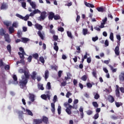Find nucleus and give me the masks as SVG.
<instances>
[{
    "label": "nucleus",
    "instance_id": "f03ea898",
    "mask_svg": "<svg viewBox=\"0 0 124 124\" xmlns=\"http://www.w3.org/2000/svg\"><path fill=\"white\" fill-rule=\"evenodd\" d=\"M18 72L20 74H24V76L26 78H30V72L29 70H28L27 68H25V69H22L20 68L18 70Z\"/></svg>",
    "mask_w": 124,
    "mask_h": 124
},
{
    "label": "nucleus",
    "instance_id": "bb28decb",
    "mask_svg": "<svg viewBox=\"0 0 124 124\" xmlns=\"http://www.w3.org/2000/svg\"><path fill=\"white\" fill-rule=\"evenodd\" d=\"M21 40L23 43H27L29 41L28 38H21Z\"/></svg>",
    "mask_w": 124,
    "mask_h": 124
},
{
    "label": "nucleus",
    "instance_id": "72a5a7b5",
    "mask_svg": "<svg viewBox=\"0 0 124 124\" xmlns=\"http://www.w3.org/2000/svg\"><path fill=\"white\" fill-rule=\"evenodd\" d=\"M67 36H68V37L72 39L73 38L72 32L71 31H67Z\"/></svg>",
    "mask_w": 124,
    "mask_h": 124
},
{
    "label": "nucleus",
    "instance_id": "052dcab7",
    "mask_svg": "<svg viewBox=\"0 0 124 124\" xmlns=\"http://www.w3.org/2000/svg\"><path fill=\"white\" fill-rule=\"evenodd\" d=\"M4 63H3V60L2 59H0V67H2V66H4Z\"/></svg>",
    "mask_w": 124,
    "mask_h": 124
},
{
    "label": "nucleus",
    "instance_id": "9d476101",
    "mask_svg": "<svg viewBox=\"0 0 124 124\" xmlns=\"http://www.w3.org/2000/svg\"><path fill=\"white\" fill-rule=\"evenodd\" d=\"M13 79L14 81V84H15L16 85L18 84V82L17 81L18 78H17L16 75H13Z\"/></svg>",
    "mask_w": 124,
    "mask_h": 124
},
{
    "label": "nucleus",
    "instance_id": "bf43d9fd",
    "mask_svg": "<svg viewBox=\"0 0 124 124\" xmlns=\"http://www.w3.org/2000/svg\"><path fill=\"white\" fill-rule=\"evenodd\" d=\"M87 62L88 63H91L92 62V58L91 57H88L87 58Z\"/></svg>",
    "mask_w": 124,
    "mask_h": 124
},
{
    "label": "nucleus",
    "instance_id": "5701e85b",
    "mask_svg": "<svg viewBox=\"0 0 124 124\" xmlns=\"http://www.w3.org/2000/svg\"><path fill=\"white\" fill-rule=\"evenodd\" d=\"M18 55L19 56L20 59H24V56L26 55V53H21V52H18Z\"/></svg>",
    "mask_w": 124,
    "mask_h": 124
},
{
    "label": "nucleus",
    "instance_id": "09e8293b",
    "mask_svg": "<svg viewBox=\"0 0 124 124\" xmlns=\"http://www.w3.org/2000/svg\"><path fill=\"white\" fill-rule=\"evenodd\" d=\"M32 58L33 57L32 56H31V55H30L27 58L28 62H31L32 61Z\"/></svg>",
    "mask_w": 124,
    "mask_h": 124
},
{
    "label": "nucleus",
    "instance_id": "20e7f679",
    "mask_svg": "<svg viewBox=\"0 0 124 124\" xmlns=\"http://www.w3.org/2000/svg\"><path fill=\"white\" fill-rule=\"evenodd\" d=\"M4 37L5 39V41L7 42L8 43H10L11 42V39H10L9 34L8 33H6L4 35Z\"/></svg>",
    "mask_w": 124,
    "mask_h": 124
},
{
    "label": "nucleus",
    "instance_id": "8fccbe9b",
    "mask_svg": "<svg viewBox=\"0 0 124 124\" xmlns=\"http://www.w3.org/2000/svg\"><path fill=\"white\" fill-rule=\"evenodd\" d=\"M100 97V96L98 93H95V94L94 96V98L96 100L98 99Z\"/></svg>",
    "mask_w": 124,
    "mask_h": 124
},
{
    "label": "nucleus",
    "instance_id": "0eeeda50",
    "mask_svg": "<svg viewBox=\"0 0 124 124\" xmlns=\"http://www.w3.org/2000/svg\"><path fill=\"white\" fill-rule=\"evenodd\" d=\"M34 27H35L36 29L38 30L39 31L42 30L43 29V26H42L41 24H39V23H36V24L34 25Z\"/></svg>",
    "mask_w": 124,
    "mask_h": 124
},
{
    "label": "nucleus",
    "instance_id": "1a4fd4ad",
    "mask_svg": "<svg viewBox=\"0 0 124 124\" xmlns=\"http://www.w3.org/2000/svg\"><path fill=\"white\" fill-rule=\"evenodd\" d=\"M41 97L45 100H47V98L50 100V96L49 95V94H47V95H46V94H43L41 96Z\"/></svg>",
    "mask_w": 124,
    "mask_h": 124
},
{
    "label": "nucleus",
    "instance_id": "2eb2a0df",
    "mask_svg": "<svg viewBox=\"0 0 124 124\" xmlns=\"http://www.w3.org/2000/svg\"><path fill=\"white\" fill-rule=\"evenodd\" d=\"M108 101L111 103H112L115 101V98L112 95L108 96Z\"/></svg>",
    "mask_w": 124,
    "mask_h": 124
},
{
    "label": "nucleus",
    "instance_id": "c756f323",
    "mask_svg": "<svg viewBox=\"0 0 124 124\" xmlns=\"http://www.w3.org/2000/svg\"><path fill=\"white\" fill-rule=\"evenodd\" d=\"M82 32H83V34L84 35H87L88 34V29L83 28V30H82Z\"/></svg>",
    "mask_w": 124,
    "mask_h": 124
},
{
    "label": "nucleus",
    "instance_id": "dca6fc26",
    "mask_svg": "<svg viewBox=\"0 0 124 124\" xmlns=\"http://www.w3.org/2000/svg\"><path fill=\"white\" fill-rule=\"evenodd\" d=\"M19 63H21L23 65H25V61L24 59H21L20 61H17L16 62V65H18Z\"/></svg>",
    "mask_w": 124,
    "mask_h": 124
},
{
    "label": "nucleus",
    "instance_id": "774afa93",
    "mask_svg": "<svg viewBox=\"0 0 124 124\" xmlns=\"http://www.w3.org/2000/svg\"><path fill=\"white\" fill-rule=\"evenodd\" d=\"M19 51L21 52V53H25L24 49L23 47H19Z\"/></svg>",
    "mask_w": 124,
    "mask_h": 124
},
{
    "label": "nucleus",
    "instance_id": "13d9d810",
    "mask_svg": "<svg viewBox=\"0 0 124 124\" xmlns=\"http://www.w3.org/2000/svg\"><path fill=\"white\" fill-rule=\"evenodd\" d=\"M107 21H108V18L107 17H105L104 19H103L102 20L103 22H102V23H103V24H106Z\"/></svg>",
    "mask_w": 124,
    "mask_h": 124
},
{
    "label": "nucleus",
    "instance_id": "4c0bfd02",
    "mask_svg": "<svg viewBox=\"0 0 124 124\" xmlns=\"http://www.w3.org/2000/svg\"><path fill=\"white\" fill-rule=\"evenodd\" d=\"M116 93V95L117 97H121V94H120V90H116L115 91Z\"/></svg>",
    "mask_w": 124,
    "mask_h": 124
},
{
    "label": "nucleus",
    "instance_id": "473e14b6",
    "mask_svg": "<svg viewBox=\"0 0 124 124\" xmlns=\"http://www.w3.org/2000/svg\"><path fill=\"white\" fill-rule=\"evenodd\" d=\"M109 67L112 71V73H116L117 71V69H114L113 66H111V65H109Z\"/></svg>",
    "mask_w": 124,
    "mask_h": 124
},
{
    "label": "nucleus",
    "instance_id": "0e129e2a",
    "mask_svg": "<svg viewBox=\"0 0 124 124\" xmlns=\"http://www.w3.org/2000/svg\"><path fill=\"white\" fill-rule=\"evenodd\" d=\"M87 86L88 88H91L93 87V85L91 83L89 82L87 83Z\"/></svg>",
    "mask_w": 124,
    "mask_h": 124
},
{
    "label": "nucleus",
    "instance_id": "e433bc0d",
    "mask_svg": "<svg viewBox=\"0 0 124 124\" xmlns=\"http://www.w3.org/2000/svg\"><path fill=\"white\" fill-rule=\"evenodd\" d=\"M61 18L60 15H54V19L55 20H60Z\"/></svg>",
    "mask_w": 124,
    "mask_h": 124
},
{
    "label": "nucleus",
    "instance_id": "37998d69",
    "mask_svg": "<svg viewBox=\"0 0 124 124\" xmlns=\"http://www.w3.org/2000/svg\"><path fill=\"white\" fill-rule=\"evenodd\" d=\"M65 111L68 115H70L72 113L71 109L69 108H67L65 109Z\"/></svg>",
    "mask_w": 124,
    "mask_h": 124
},
{
    "label": "nucleus",
    "instance_id": "cd10ccee",
    "mask_svg": "<svg viewBox=\"0 0 124 124\" xmlns=\"http://www.w3.org/2000/svg\"><path fill=\"white\" fill-rule=\"evenodd\" d=\"M5 34L4 30L3 28L0 29V35L1 36H3Z\"/></svg>",
    "mask_w": 124,
    "mask_h": 124
},
{
    "label": "nucleus",
    "instance_id": "79ce46f5",
    "mask_svg": "<svg viewBox=\"0 0 124 124\" xmlns=\"http://www.w3.org/2000/svg\"><path fill=\"white\" fill-rule=\"evenodd\" d=\"M115 105L117 108H120L121 106H123V103L121 102H115Z\"/></svg>",
    "mask_w": 124,
    "mask_h": 124
},
{
    "label": "nucleus",
    "instance_id": "49530a36",
    "mask_svg": "<svg viewBox=\"0 0 124 124\" xmlns=\"http://www.w3.org/2000/svg\"><path fill=\"white\" fill-rule=\"evenodd\" d=\"M34 14H36L38 13H41V12L40 10H39L38 9H35L34 11H33Z\"/></svg>",
    "mask_w": 124,
    "mask_h": 124
},
{
    "label": "nucleus",
    "instance_id": "a18cd8bd",
    "mask_svg": "<svg viewBox=\"0 0 124 124\" xmlns=\"http://www.w3.org/2000/svg\"><path fill=\"white\" fill-rule=\"evenodd\" d=\"M22 34V32L21 31H18L17 32V37L19 38H20L21 37V35Z\"/></svg>",
    "mask_w": 124,
    "mask_h": 124
},
{
    "label": "nucleus",
    "instance_id": "4468645a",
    "mask_svg": "<svg viewBox=\"0 0 124 124\" xmlns=\"http://www.w3.org/2000/svg\"><path fill=\"white\" fill-rule=\"evenodd\" d=\"M54 16H55V14L53 12H50L49 15L48 16V19L52 20L53 18H54Z\"/></svg>",
    "mask_w": 124,
    "mask_h": 124
},
{
    "label": "nucleus",
    "instance_id": "a19ab883",
    "mask_svg": "<svg viewBox=\"0 0 124 124\" xmlns=\"http://www.w3.org/2000/svg\"><path fill=\"white\" fill-rule=\"evenodd\" d=\"M26 5H27V4H26V2L23 1L21 2V6L22 8H23L25 9H27Z\"/></svg>",
    "mask_w": 124,
    "mask_h": 124
},
{
    "label": "nucleus",
    "instance_id": "4d7b16f0",
    "mask_svg": "<svg viewBox=\"0 0 124 124\" xmlns=\"http://www.w3.org/2000/svg\"><path fill=\"white\" fill-rule=\"evenodd\" d=\"M98 39H99V38L97 36L93 37V38H92L93 41L94 42L97 41V40H98Z\"/></svg>",
    "mask_w": 124,
    "mask_h": 124
},
{
    "label": "nucleus",
    "instance_id": "ddd939ff",
    "mask_svg": "<svg viewBox=\"0 0 124 124\" xmlns=\"http://www.w3.org/2000/svg\"><path fill=\"white\" fill-rule=\"evenodd\" d=\"M51 107L52 108L51 109V111L53 114H55V103H52L51 104Z\"/></svg>",
    "mask_w": 124,
    "mask_h": 124
},
{
    "label": "nucleus",
    "instance_id": "a211bd4d",
    "mask_svg": "<svg viewBox=\"0 0 124 124\" xmlns=\"http://www.w3.org/2000/svg\"><path fill=\"white\" fill-rule=\"evenodd\" d=\"M37 75V73L35 71L32 72V75L31 76V78L32 80H35L36 79V77Z\"/></svg>",
    "mask_w": 124,
    "mask_h": 124
},
{
    "label": "nucleus",
    "instance_id": "ea45409f",
    "mask_svg": "<svg viewBox=\"0 0 124 124\" xmlns=\"http://www.w3.org/2000/svg\"><path fill=\"white\" fill-rule=\"evenodd\" d=\"M11 48L12 47H11V45H8V46H7V49L10 53H11V51H12Z\"/></svg>",
    "mask_w": 124,
    "mask_h": 124
},
{
    "label": "nucleus",
    "instance_id": "412c9836",
    "mask_svg": "<svg viewBox=\"0 0 124 124\" xmlns=\"http://www.w3.org/2000/svg\"><path fill=\"white\" fill-rule=\"evenodd\" d=\"M37 34L40 37L41 40H44V36L43 34H42L41 31H38Z\"/></svg>",
    "mask_w": 124,
    "mask_h": 124
},
{
    "label": "nucleus",
    "instance_id": "c03bdc74",
    "mask_svg": "<svg viewBox=\"0 0 124 124\" xmlns=\"http://www.w3.org/2000/svg\"><path fill=\"white\" fill-rule=\"evenodd\" d=\"M92 104L93 105V106L95 108H98L99 107V105L98 104L97 102H93L92 103Z\"/></svg>",
    "mask_w": 124,
    "mask_h": 124
},
{
    "label": "nucleus",
    "instance_id": "de8ad7c7",
    "mask_svg": "<svg viewBox=\"0 0 124 124\" xmlns=\"http://www.w3.org/2000/svg\"><path fill=\"white\" fill-rule=\"evenodd\" d=\"M26 111L28 113V114L30 116H33L32 112L29 109H26Z\"/></svg>",
    "mask_w": 124,
    "mask_h": 124
},
{
    "label": "nucleus",
    "instance_id": "f3484780",
    "mask_svg": "<svg viewBox=\"0 0 124 124\" xmlns=\"http://www.w3.org/2000/svg\"><path fill=\"white\" fill-rule=\"evenodd\" d=\"M85 5H86V6L89 8L90 7L92 8H94V5L93 4L88 3L87 1L85 2Z\"/></svg>",
    "mask_w": 124,
    "mask_h": 124
},
{
    "label": "nucleus",
    "instance_id": "7ed1b4c3",
    "mask_svg": "<svg viewBox=\"0 0 124 124\" xmlns=\"http://www.w3.org/2000/svg\"><path fill=\"white\" fill-rule=\"evenodd\" d=\"M47 13L46 11H43L41 13L40 16L39 17L40 20H44L46 17Z\"/></svg>",
    "mask_w": 124,
    "mask_h": 124
},
{
    "label": "nucleus",
    "instance_id": "f257e3e1",
    "mask_svg": "<svg viewBox=\"0 0 124 124\" xmlns=\"http://www.w3.org/2000/svg\"><path fill=\"white\" fill-rule=\"evenodd\" d=\"M21 79L22 80L19 82V87L21 89H24L25 87H26L27 84L28 82V80L30 78H27L25 77L24 76H22Z\"/></svg>",
    "mask_w": 124,
    "mask_h": 124
},
{
    "label": "nucleus",
    "instance_id": "c85d7f7f",
    "mask_svg": "<svg viewBox=\"0 0 124 124\" xmlns=\"http://www.w3.org/2000/svg\"><path fill=\"white\" fill-rule=\"evenodd\" d=\"M88 77L87 75H84L81 78V79L82 81H86L88 79Z\"/></svg>",
    "mask_w": 124,
    "mask_h": 124
},
{
    "label": "nucleus",
    "instance_id": "4be33fe9",
    "mask_svg": "<svg viewBox=\"0 0 124 124\" xmlns=\"http://www.w3.org/2000/svg\"><path fill=\"white\" fill-rule=\"evenodd\" d=\"M29 98L31 100V102H33L35 100V96H34V95L33 94H30Z\"/></svg>",
    "mask_w": 124,
    "mask_h": 124
},
{
    "label": "nucleus",
    "instance_id": "f8f14e48",
    "mask_svg": "<svg viewBox=\"0 0 124 124\" xmlns=\"http://www.w3.org/2000/svg\"><path fill=\"white\" fill-rule=\"evenodd\" d=\"M49 71L48 70H46L45 72V79L46 81L47 80V79L49 78Z\"/></svg>",
    "mask_w": 124,
    "mask_h": 124
},
{
    "label": "nucleus",
    "instance_id": "a878e982",
    "mask_svg": "<svg viewBox=\"0 0 124 124\" xmlns=\"http://www.w3.org/2000/svg\"><path fill=\"white\" fill-rule=\"evenodd\" d=\"M117 39L118 40L117 42L118 46H120V41H121V36L120 34H117L116 36Z\"/></svg>",
    "mask_w": 124,
    "mask_h": 124
},
{
    "label": "nucleus",
    "instance_id": "c9c22d12",
    "mask_svg": "<svg viewBox=\"0 0 124 124\" xmlns=\"http://www.w3.org/2000/svg\"><path fill=\"white\" fill-rule=\"evenodd\" d=\"M96 9L99 12H104V8L102 7H97Z\"/></svg>",
    "mask_w": 124,
    "mask_h": 124
},
{
    "label": "nucleus",
    "instance_id": "2f4dec72",
    "mask_svg": "<svg viewBox=\"0 0 124 124\" xmlns=\"http://www.w3.org/2000/svg\"><path fill=\"white\" fill-rule=\"evenodd\" d=\"M32 57L35 60H38L39 54L38 53H34L32 54Z\"/></svg>",
    "mask_w": 124,
    "mask_h": 124
},
{
    "label": "nucleus",
    "instance_id": "6e6d98bb",
    "mask_svg": "<svg viewBox=\"0 0 124 124\" xmlns=\"http://www.w3.org/2000/svg\"><path fill=\"white\" fill-rule=\"evenodd\" d=\"M58 31L62 32L64 31V29L63 27H59L58 29Z\"/></svg>",
    "mask_w": 124,
    "mask_h": 124
},
{
    "label": "nucleus",
    "instance_id": "b1692460",
    "mask_svg": "<svg viewBox=\"0 0 124 124\" xmlns=\"http://www.w3.org/2000/svg\"><path fill=\"white\" fill-rule=\"evenodd\" d=\"M93 77L97 79V71H96V70H93L92 73Z\"/></svg>",
    "mask_w": 124,
    "mask_h": 124
},
{
    "label": "nucleus",
    "instance_id": "3c124183",
    "mask_svg": "<svg viewBox=\"0 0 124 124\" xmlns=\"http://www.w3.org/2000/svg\"><path fill=\"white\" fill-rule=\"evenodd\" d=\"M61 108H62L61 106H59L57 109L59 115H61V111H62Z\"/></svg>",
    "mask_w": 124,
    "mask_h": 124
},
{
    "label": "nucleus",
    "instance_id": "864d4df0",
    "mask_svg": "<svg viewBox=\"0 0 124 124\" xmlns=\"http://www.w3.org/2000/svg\"><path fill=\"white\" fill-rule=\"evenodd\" d=\"M53 38L55 41H57L59 39V37L58 36H57L56 35L54 34L53 36Z\"/></svg>",
    "mask_w": 124,
    "mask_h": 124
},
{
    "label": "nucleus",
    "instance_id": "423d86ee",
    "mask_svg": "<svg viewBox=\"0 0 124 124\" xmlns=\"http://www.w3.org/2000/svg\"><path fill=\"white\" fill-rule=\"evenodd\" d=\"M41 121H42V124L43 122L45 124H47L48 122V121H49V119L46 116H43L42 117V119H41Z\"/></svg>",
    "mask_w": 124,
    "mask_h": 124
},
{
    "label": "nucleus",
    "instance_id": "680f3d73",
    "mask_svg": "<svg viewBox=\"0 0 124 124\" xmlns=\"http://www.w3.org/2000/svg\"><path fill=\"white\" fill-rule=\"evenodd\" d=\"M18 113L19 114V117L21 118L22 117V115L24 114V112L23 111H20Z\"/></svg>",
    "mask_w": 124,
    "mask_h": 124
},
{
    "label": "nucleus",
    "instance_id": "6ab92c4d",
    "mask_svg": "<svg viewBox=\"0 0 124 124\" xmlns=\"http://www.w3.org/2000/svg\"><path fill=\"white\" fill-rule=\"evenodd\" d=\"M8 8V5L6 3H2L0 6V10H6Z\"/></svg>",
    "mask_w": 124,
    "mask_h": 124
},
{
    "label": "nucleus",
    "instance_id": "9b49d317",
    "mask_svg": "<svg viewBox=\"0 0 124 124\" xmlns=\"http://www.w3.org/2000/svg\"><path fill=\"white\" fill-rule=\"evenodd\" d=\"M119 78L121 81H124V72H121L119 75Z\"/></svg>",
    "mask_w": 124,
    "mask_h": 124
},
{
    "label": "nucleus",
    "instance_id": "58836bf2",
    "mask_svg": "<svg viewBox=\"0 0 124 124\" xmlns=\"http://www.w3.org/2000/svg\"><path fill=\"white\" fill-rule=\"evenodd\" d=\"M39 60H40V62L42 63H45V60L44 57H43V56H40V57H39Z\"/></svg>",
    "mask_w": 124,
    "mask_h": 124
},
{
    "label": "nucleus",
    "instance_id": "7c9ffc66",
    "mask_svg": "<svg viewBox=\"0 0 124 124\" xmlns=\"http://www.w3.org/2000/svg\"><path fill=\"white\" fill-rule=\"evenodd\" d=\"M30 5L31 6L32 9H36V4L33 1H31V2L30 4Z\"/></svg>",
    "mask_w": 124,
    "mask_h": 124
},
{
    "label": "nucleus",
    "instance_id": "6e6552de",
    "mask_svg": "<svg viewBox=\"0 0 124 124\" xmlns=\"http://www.w3.org/2000/svg\"><path fill=\"white\" fill-rule=\"evenodd\" d=\"M42 119H34L33 120V124H42Z\"/></svg>",
    "mask_w": 124,
    "mask_h": 124
},
{
    "label": "nucleus",
    "instance_id": "39448f33",
    "mask_svg": "<svg viewBox=\"0 0 124 124\" xmlns=\"http://www.w3.org/2000/svg\"><path fill=\"white\" fill-rule=\"evenodd\" d=\"M119 46H116V47L114 49L115 54L116 56H120V55Z\"/></svg>",
    "mask_w": 124,
    "mask_h": 124
},
{
    "label": "nucleus",
    "instance_id": "5fc2aeb1",
    "mask_svg": "<svg viewBox=\"0 0 124 124\" xmlns=\"http://www.w3.org/2000/svg\"><path fill=\"white\" fill-rule=\"evenodd\" d=\"M51 69H54L55 70H57L58 67L56 65H51Z\"/></svg>",
    "mask_w": 124,
    "mask_h": 124
},
{
    "label": "nucleus",
    "instance_id": "69168bd1",
    "mask_svg": "<svg viewBox=\"0 0 124 124\" xmlns=\"http://www.w3.org/2000/svg\"><path fill=\"white\" fill-rule=\"evenodd\" d=\"M86 113L88 115H91L93 114V112L92 110H88L87 111H86Z\"/></svg>",
    "mask_w": 124,
    "mask_h": 124
},
{
    "label": "nucleus",
    "instance_id": "f704fd0d",
    "mask_svg": "<svg viewBox=\"0 0 124 124\" xmlns=\"http://www.w3.org/2000/svg\"><path fill=\"white\" fill-rule=\"evenodd\" d=\"M109 39L112 41V42L114 41V34L113 32H111L109 36Z\"/></svg>",
    "mask_w": 124,
    "mask_h": 124
},
{
    "label": "nucleus",
    "instance_id": "393cba45",
    "mask_svg": "<svg viewBox=\"0 0 124 124\" xmlns=\"http://www.w3.org/2000/svg\"><path fill=\"white\" fill-rule=\"evenodd\" d=\"M9 31L10 34H12L15 31V29L13 27H9Z\"/></svg>",
    "mask_w": 124,
    "mask_h": 124
},
{
    "label": "nucleus",
    "instance_id": "aec40b11",
    "mask_svg": "<svg viewBox=\"0 0 124 124\" xmlns=\"http://www.w3.org/2000/svg\"><path fill=\"white\" fill-rule=\"evenodd\" d=\"M57 43L56 42H54V49L57 52L59 51V47L58 46Z\"/></svg>",
    "mask_w": 124,
    "mask_h": 124
},
{
    "label": "nucleus",
    "instance_id": "603ef678",
    "mask_svg": "<svg viewBox=\"0 0 124 124\" xmlns=\"http://www.w3.org/2000/svg\"><path fill=\"white\" fill-rule=\"evenodd\" d=\"M46 88L49 90L51 89L50 82H47V85H46Z\"/></svg>",
    "mask_w": 124,
    "mask_h": 124
},
{
    "label": "nucleus",
    "instance_id": "e2e57ef3",
    "mask_svg": "<svg viewBox=\"0 0 124 124\" xmlns=\"http://www.w3.org/2000/svg\"><path fill=\"white\" fill-rule=\"evenodd\" d=\"M72 94L71 93H70V92H68L66 94V97L68 98H69L70 97V96L72 95Z\"/></svg>",
    "mask_w": 124,
    "mask_h": 124
},
{
    "label": "nucleus",
    "instance_id": "338daca9",
    "mask_svg": "<svg viewBox=\"0 0 124 124\" xmlns=\"http://www.w3.org/2000/svg\"><path fill=\"white\" fill-rule=\"evenodd\" d=\"M99 117V113H96L94 115V118L95 120L97 119Z\"/></svg>",
    "mask_w": 124,
    "mask_h": 124
}]
</instances>
